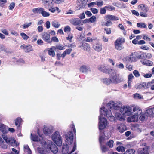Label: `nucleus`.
I'll return each mask as SVG.
<instances>
[{"mask_svg":"<svg viewBox=\"0 0 154 154\" xmlns=\"http://www.w3.org/2000/svg\"><path fill=\"white\" fill-rule=\"evenodd\" d=\"M106 107L111 109L117 110L119 109L118 104L112 101L109 102L107 104Z\"/></svg>","mask_w":154,"mask_h":154,"instance_id":"11","label":"nucleus"},{"mask_svg":"<svg viewBox=\"0 0 154 154\" xmlns=\"http://www.w3.org/2000/svg\"><path fill=\"white\" fill-rule=\"evenodd\" d=\"M112 82L114 83H118L122 82V79L119 75H117L116 73H113L110 76Z\"/></svg>","mask_w":154,"mask_h":154,"instance_id":"10","label":"nucleus"},{"mask_svg":"<svg viewBox=\"0 0 154 154\" xmlns=\"http://www.w3.org/2000/svg\"><path fill=\"white\" fill-rule=\"evenodd\" d=\"M106 8H105V7L103 8H101L100 10V13L101 14H105L106 12Z\"/></svg>","mask_w":154,"mask_h":154,"instance_id":"60","label":"nucleus"},{"mask_svg":"<svg viewBox=\"0 0 154 154\" xmlns=\"http://www.w3.org/2000/svg\"><path fill=\"white\" fill-rule=\"evenodd\" d=\"M41 147H38L39 152L41 154H49L50 150L54 154L57 153L58 151L57 147L51 141H48L46 143L44 140H39Z\"/></svg>","mask_w":154,"mask_h":154,"instance_id":"2","label":"nucleus"},{"mask_svg":"<svg viewBox=\"0 0 154 154\" xmlns=\"http://www.w3.org/2000/svg\"><path fill=\"white\" fill-rule=\"evenodd\" d=\"M20 35L23 39L25 40H27L29 38V37L24 33L22 32L20 33Z\"/></svg>","mask_w":154,"mask_h":154,"instance_id":"46","label":"nucleus"},{"mask_svg":"<svg viewBox=\"0 0 154 154\" xmlns=\"http://www.w3.org/2000/svg\"><path fill=\"white\" fill-rule=\"evenodd\" d=\"M89 22L92 23L95 22L96 20V17L94 16H92L89 19Z\"/></svg>","mask_w":154,"mask_h":154,"instance_id":"49","label":"nucleus"},{"mask_svg":"<svg viewBox=\"0 0 154 154\" xmlns=\"http://www.w3.org/2000/svg\"><path fill=\"white\" fill-rule=\"evenodd\" d=\"M133 54L131 55L125 57L123 59V60L125 62H132L135 60V59L132 57Z\"/></svg>","mask_w":154,"mask_h":154,"instance_id":"21","label":"nucleus"},{"mask_svg":"<svg viewBox=\"0 0 154 154\" xmlns=\"http://www.w3.org/2000/svg\"><path fill=\"white\" fill-rule=\"evenodd\" d=\"M2 137L5 142L8 144L12 145L13 143H15L16 142V141L14 139L10 137L8 138L5 134H2Z\"/></svg>","mask_w":154,"mask_h":154,"instance_id":"15","label":"nucleus"},{"mask_svg":"<svg viewBox=\"0 0 154 154\" xmlns=\"http://www.w3.org/2000/svg\"><path fill=\"white\" fill-rule=\"evenodd\" d=\"M114 141L112 140H109L107 143V144L110 148H112L113 146Z\"/></svg>","mask_w":154,"mask_h":154,"instance_id":"57","label":"nucleus"},{"mask_svg":"<svg viewBox=\"0 0 154 154\" xmlns=\"http://www.w3.org/2000/svg\"><path fill=\"white\" fill-rule=\"evenodd\" d=\"M51 24L53 27L56 28H58L60 26L58 22L55 21L52 22Z\"/></svg>","mask_w":154,"mask_h":154,"instance_id":"47","label":"nucleus"},{"mask_svg":"<svg viewBox=\"0 0 154 154\" xmlns=\"http://www.w3.org/2000/svg\"><path fill=\"white\" fill-rule=\"evenodd\" d=\"M96 5H97L98 7H101L103 5V1L100 0L99 1H97L96 2Z\"/></svg>","mask_w":154,"mask_h":154,"instance_id":"56","label":"nucleus"},{"mask_svg":"<svg viewBox=\"0 0 154 154\" xmlns=\"http://www.w3.org/2000/svg\"><path fill=\"white\" fill-rule=\"evenodd\" d=\"M80 48L85 51H89L90 49V47L88 44L83 42L82 43V45L80 46Z\"/></svg>","mask_w":154,"mask_h":154,"instance_id":"25","label":"nucleus"},{"mask_svg":"<svg viewBox=\"0 0 154 154\" xmlns=\"http://www.w3.org/2000/svg\"><path fill=\"white\" fill-rule=\"evenodd\" d=\"M132 114L138 116L142 113V110L141 108L138 106H132Z\"/></svg>","mask_w":154,"mask_h":154,"instance_id":"13","label":"nucleus"},{"mask_svg":"<svg viewBox=\"0 0 154 154\" xmlns=\"http://www.w3.org/2000/svg\"><path fill=\"white\" fill-rule=\"evenodd\" d=\"M146 110L147 113L148 114L149 116H154V107L152 108L148 109Z\"/></svg>","mask_w":154,"mask_h":154,"instance_id":"30","label":"nucleus"},{"mask_svg":"<svg viewBox=\"0 0 154 154\" xmlns=\"http://www.w3.org/2000/svg\"><path fill=\"white\" fill-rule=\"evenodd\" d=\"M41 14L42 16L44 17H48L50 16V14L49 13L47 12L44 10V9H43V11H42Z\"/></svg>","mask_w":154,"mask_h":154,"instance_id":"45","label":"nucleus"},{"mask_svg":"<svg viewBox=\"0 0 154 154\" xmlns=\"http://www.w3.org/2000/svg\"><path fill=\"white\" fill-rule=\"evenodd\" d=\"M53 4L52 3L51 6H48V7L49 11L52 13H54L56 10H58V8L57 7H53Z\"/></svg>","mask_w":154,"mask_h":154,"instance_id":"33","label":"nucleus"},{"mask_svg":"<svg viewBox=\"0 0 154 154\" xmlns=\"http://www.w3.org/2000/svg\"><path fill=\"white\" fill-rule=\"evenodd\" d=\"M7 2V0H0V6L3 7L5 6V4Z\"/></svg>","mask_w":154,"mask_h":154,"instance_id":"54","label":"nucleus"},{"mask_svg":"<svg viewBox=\"0 0 154 154\" xmlns=\"http://www.w3.org/2000/svg\"><path fill=\"white\" fill-rule=\"evenodd\" d=\"M53 129L51 127L45 126L43 129L44 134L46 135L51 134L53 132Z\"/></svg>","mask_w":154,"mask_h":154,"instance_id":"16","label":"nucleus"},{"mask_svg":"<svg viewBox=\"0 0 154 154\" xmlns=\"http://www.w3.org/2000/svg\"><path fill=\"white\" fill-rule=\"evenodd\" d=\"M102 81L103 83L107 85L109 84L112 83L111 79L110 78V79L107 78H104L102 79Z\"/></svg>","mask_w":154,"mask_h":154,"instance_id":"32","label":"nucleus"},{"mask_svg":"<svg viewBox=\"0 0 154 154\" xmlns=\"http://www.w3.org/2000/svg\"><path fill=\"white\" fill-rule=\"evenodd\" d=\"M117 129L120 132L122 133L126 130V127L124 124H119L117 125Z\"/></svg>","mask_w":154,"mask_h":154,"instance_id":"20","label":"nucleus"},{"mask_svg":"<svg viewBox=\"0 0 154 154\" xmlns=\"http://www.w3.org/2000/svg\"><path fill=\"white\" fill-rule=\"evenodd\" d=\"M42 3L45 6H51L52 5V0H42Z\"/></svg>","mask_w":154,"mask_h":154,"instance_id":"29","label":"nucleus"},{"mask_svg":"<svg viewBox=\"0 0 154 154\" xmlns=\"http://www.w3.org/2000/svg\"><path fill=\"white\" fill-rule=\"evenodd\" d=\"M140 62L143 64L149 66H152L153 64L152 61L146 59H142L140 60Z\"/></svg>","mask_w":154,"mask_h":154,"instance_id":"24","label":"nucleus"},{"mask_svg":"<svg viewBox=\"0 0 154 154\" xmlns=\"http://www.w3.org/2000/svg\"><path fill=\"white\" fill-rule=\"evenodd\" d=\"M51 138L54 142L58 146H60L62 144L61 136L58 131H56L51 135Z\"/></svg>","mask_w":154,"mask_h":154,"instance_id":"5","label":"nucleus"},{"mask_svg":"<svg viewBox=\"0 0 154 154\" xmlns=\"http://www.w3.org/2000/svg\"><path fill=\"white\" fill-rule=\"evenodd\" d=\"M72 50L71 48L67 49H66L65 51H64V52H65V53L66 54V55L69 54L71 52Z\"/></svg>","mask_w":154,"mask_h":154,"instance_id":"59","label":"nucleus"},{"mask_svg":"<svg viewBox=\"0 0 154 154\" xmlns=\"http://www.w3.org/2000/svg\"><path fill=\"white\" fill-rule=\"evenodd\" d=\"M133 97L136 99H143V97L142 96H141L140 94L136 93L133 95Z\"/></svg>","mask_w":154,"mask_h":154,"instance_id":"39","label":"nucleus"},{"mask_svg":"<svg viewBox=\"0 0 154 154\" xmlns=\"http://www.w3.org/2000/svg\"><path fill=\"white\" fill-rule=\"evenodd\" d=\"M54 50H56L55 47L54 46L51 47V48H48V55L52 57H54L55 55Z\"/></svg>","mask_w":154,"mask_h":154,"instance_id":"23","label":"nucleus"},{"mask_svg":"<svg viewBox=\"0 0 154 154\" xmlns=\"http://www.w3.org/2000/svg\"><path fill=\"white\" fill-rule=\"evenodd\" d=\"M100 116L99 117V128L100 131L104 129L106 126L107 121L106 119L103 116H106L111 122L115 121V117L112 113L111 110L107 109L106 108L102 107L100 108Z\"/></svg>","mask_w":154,"mask_h":154,"instance_id":"1","label":"nucleus"},{"mask_svg":"<svg viewBox=\"0 0 154 154\" xmlns=\"http://www.w3.org/2000/svg\"><path fill=\"white\" fill-rule=\"evenodd\" d=\"M71 28L69 26H67L65 27L64 29V31L65 32H69L71 31Z\"/></svg>","mask_w":154,"mask_h":154,"instance_id":"52","label":"nucleus"},{"mask_svg":"<svg viewBox=\"0 0 154 154\" xmlns=\"http://www.w3.org/2000/svg\"><path fill=\"white\" fill-rule=\"evenodd\" d=\"M0 131L4 134L8 131L7 127L2 124H0Z\"/></svg>","mask_w":154,"mask_h":154,"instance_id":"26","label":"nucleus"},{"mask_svg":"<svg viewBox=\"0 0 154 154\" xmlns=\"http://www.w3.org/2000/svg\"><path fill=\"white\" fill-rule=\"evenodd\" d=\"M133 73L134 75L136 77H140V75L138 70H134L133 71Z\"/></svg>","mask_w":154,"mask_h":154,"instance_id":"55","label":"nucleus"},{"mask_svg":"<svg viewBox=\"0 0 154 154\" xmlns=\"http://www.w3.org/2000/svg\"><path fill=\"white\" fill-rule=\"evenodd\" d=\"M152 83H150V82H149L147 83H146V82H143L141 83L142 88V89H145L148 88L149 87V85L150 84H152Z\"/></svg>","mask_w":154,"mask_h":154,"instance_id":"43","label":"nucleus"},{"mask_svg":"<svg viewBox=\"0 0 154 154\" xmlns=\"http://www.w3.org/2000/svg\"><path fill=\"white\" fill-rule=\"evenodd\" d=\"M104 134L103 133H101L100 131V134L99 137V142L101 148L103 152H104L108 151V149L105 146H102V144L104 142Z\"/></svg>","mask_w":154,"mask_h":154,"instance_id":"9","label":"nucleus"},{"mask_svg":"<svg viewBox=\"0 0 154 154\" xmlns=\"http://www.w3.org/2000/svg\"><path fill=\"white\" fill-rule=\"evenodd\" d=\"M133 129L139 133H140L142 131L141 129L139 128V126L137 125L134 126Z\"/></svg>","mask_w":154,"mask_h":154,"instance_id":"44","label":"nucleus"},{"mask_svg":"<svg viewBox=\"0 0 154 154\" xmlns=\"http://www.w3.org/2000/svg\"><path fill=\"white\" fill-rule=\"evenodd\" d=\"M116 150L119 152H123L125 150V148L124 146H119L116 148Z\"/></svg>","mask_w":154,"mask_h":154,"instance_id":"40","label":"nucleus"},{"mask_svg":"<svg viewBox=\"0 0 154 154\" xmlns=\"http://www.w3.org/2000/svg\"><path fill=\"white\" fill-rule=\"evenodd\" d=\"M149 116V115L147 113V110L145 113L141 114L139 117V119L141 121H144L147 119V117Z\"/></svg>","mask_w":154,"mask_h":154,"instance_id":"27","label":"nucleus"},{"mask_svg":"<svg viewBox=\"0 0 154 154\" xmlns=\"http://www.w3.org/2000/svg\"><path fill=\"white\" fill-rule=\"evenodd\" d=\"M54 46L55 47V50L58 49L60 50H62L65 49V46H62L60 45H57Z\"/></svg>","mask_w":154,"mask_h":154,"instance_id":"41","label":"nucleus"},{"mask_svg":"<svg viewBox=\"0 0 154 154\" xmlns=\"http://www.w3.org/2000/svg\"><path fill=\"white\" fill-rule=\"evenodd\" d=\"M33 51L32 46L30 45H27L25 48V51L26 52H29Z\"/></svg>","mask_w":154,"mask_h":154,"instance_id":"35","label":"nucleus"},{"mask_svg":"<svg viewBox=\"0 0 154 154\" xmlns=\"http://www.w3.org/2000/svg\"><path fill=\"white\" fill-rule=\"evenodd\" d=\"M148 147L145 146L136 151L132 149H127L123 154H149Z\"/></svg>","mask_w":154,"mask_h":154,"instance_id":"3","label":"nucleus"},{"mask_svg":"<svg viewBox=\"0 0 154 154\" xmlns=\"http://www.w3.org/2000/svg\"><path fill=\"white\" fill-rule=\"evenodd\" d=\"M15 4L14 2L11 3L9 6V9L10 10H12L15 6Z\"/></svg>","mask_w":154,"mask_h":154,"instance_id":"61","label":"nucleus"},{"mask_svg":"<svg viewBox=\"0 0 154 154\" xmlns=\"http://www.w3.org/2000/svg\"><path fill=\"white\" fill-rule=\"evenodd\" d=\"M138 8L144 13H146L149 10L148 7L144 4L140 5L138 6Z\"/></svg>","mask_w":154,"mask_h":154,"instance_id":"18","label":"nucleus"},{"mask_svg":"<svg viewBox=\"0 0 154 154\" xmlns=\"http://www.w3.org/2000/svg\"><path fill=\"white\" fill-rule=\"evenodd\" d=\"M132 107L128 106H124L121 107L120 109V112L122 115L125 116H128L132 114Z\"/></svg>","mask_w":154,"mask_h":154,"instance_id":"6","label":"nucleus"},{"mask_svg":"<svg viewBox=\"0 0 154 154\" xmlns=\"http://www.w3.org/2000/svg\"><path fill=\"white\" fill-rule=\"evenodd\" d=\"M115 116L117 119L122 121L124 119L122 115L119 113H116L115 114Z\"/></svg>","mask_w":154,"mask_h":154,"instance_id":"36","label":"nucleus"},{"mask_svg":"<svg viewBox=\"0 0 154 154\" xmlns=\"http://www.w3.org/2000/svg\"><path fill=\"white\" fill-rule=\"evenodd\" d=\"M133 56H134V58L135 59V60L137 59H141L142 57V55L140 54L137 52H134V54H133Z\"/></svg>","mask_w":154,"mask_h":154,"instance_id":"34","label":"nucleus"},{"mask_svg":"<svg viewBox=\"0 0 154 154\" xmlns=\"http://www.w3.org/2000/svg\"><path fill=\"white\" fill-rule=\"evenodd\" d=\"M125 41L124 38H119L117 39L114 42L115 48L118 50H120L124 48L123 45Z\"/></svg>","mask_w":154,"mask_h":154,"instance_id":"7","label":"nucleus"},{"mask_svg":"<svg viewBox=\"0 0 154 154\" xmlns=\"http://www.w3.org/2000/svg\"><path fill=\"white\" fill-rule=\"evenodd\" d=\"M104 19L106 20H108L109 21H112L111 15H107L104 17Z\"/></svg>","mask_w":154,"mask_h":154,"instance_id":"51","label":"nucleus"},{"mask_svg":"<svg viewBox=\"0 0 154 154\" xmlns=\"http://www.w3.org/2000/svg\"><path fill=\"white\" fill-rule=\"evenodd\" d=\"M116 66V68L121 69H123L124 67V65L122 63L119 64H117Z\"/></svg>","mask_w":154,"mask_h":154,"instance_id":"53","label":"nucleus"},{"mask_svg":"<svg viewBox=\"0 0 154 154\" xmlns=\"http://www.w3.org/2000/svg\"><path fill=\"white\" fill-rule=\"evenodd\" d=\"M73 132H76V129L74 125H72L71 130L65 135V142L69 144H71L72 143L73 139Z\"/></svg>","mask_w":154,"mask_h":154,"instance_id":"4","label":"nucleus"},{"mask_svg":"<svg viewBox=\"0 0 154 154\" xmlns=\"http://www.w3.org/2000/svg\"><path fill=\"white\" fill-rule=\"evenodd\" d=\"M12 61H16L20 63H24L25 62L24 60L22 59H20L18 60H17L15 58H13L12 59Z\"/></svg>","mask_w":154,"mask_h":154,"instance_id":"48","label":"nucleus"},{"mask_svg":"<svg viewBox=\"0 0 154 154\" xmlns=\"http://www.w3.org/2000/svg\"><path fill=\"white\" fill-rule=\"evenodd\" d=\"M80 71L82 73H86L88 71L90 70V68L85 65L81 66L79 69Z\"/></svg>","mask_w":154,"mask_h":154,"instance_id":"22","label":"nucleus"},{"mask_svg":"<svg viewBox=\"0 0 154 154\" xmlns=\"http://www.w3.org/2000/svg\"><path fill=\"white\" fill-rule=\"evenodd\" d=\"M112 21H116L119 20V19L118 17L115 15H111Z\"/></svg>","mask_w":154,"mask_h":154,"instance_id":"62","label":"nucleus"},{"mask_svg":"<svg viewBox=\"0 0 154 154\" xmlns=\"http://www.w3.org/2000/svg\"><path fill=\"white\" fill-rule=\"evenodd\" d=\"M43 8H34L32 10L33 12L35 13H39L41 14L42 11H43Z\"/></svg>","mask_w":154,"mask_h":154,"instance_id":"31","label":"nucleus"},{"mask_svg":"<svg viewBox=\"0 0 154 154\" xmlns=\"http://www.w3.org/2000/svg\"><path fill=\"white\" fill-rule=\"evenodd\" d=\"M134 77L133 75L132 74H130L128 76V86L129 88H131V83Z\"/></svg>","mask_w":154,"mask_h":154,"instance_id":"28","label":"nucleus"},{"mask_svg":"<svg viewBox=\"0 0 154 154\" xmlns=\"http://www.w3.org/2000/svg\"><path fill=\"white\" fill-rule=\"evenodd\" d=\"M91 10L94 14H96L98 12L97 9L94 8H91Z\"/></svg>","mask_w":154,"mask_h":154,"instance_id":"63","label":"nucleus"},{"mask_svg":"<svg viewBox=\"0 0 154 154\" xmlns=\"http://www.w3.org/2000/svg\"><path fill=\"white\" fill-rule=\"evenodd\" d=\"M73 35L71 34H69L67 37L66 38V39L67 40H68L70 42L72 41V39L73 38Z\"/></svg>","mask_w":154,"mask_h":154,"instance_id":"50","label":"nucleus"},{"mask_svg":"<svg viewBox=\"0 0 154 154\" xmlns=\"http://www.w3.org/2000/svg\"><path fill=\"white\" fill-rule=\"evenodd\" d=\"M102 44L100 43H97L93 45V48L96 51L99 52L102 51Z\"/></svg>","mask_w":154,"mask_h":154,"instance_id":"17","label":"nucleus"},{"mask_svg":"<svg viewBox=\"0 0 154 154\" xmlns=\"http://www.w3.org/2000/svg\"><path fill=\"white\" fill-rule=\"evenodd\" d=\"M69 22L74 26H77L80 24L83 25V24H81L82 21L77 18H72L69 20Z\"/></svg>","mask_w":154,"mask_h":154,"instance_id":"14","label":"nucleus"},{"mask_svg":"<svg viewBox=\"0 0 154 154\" xmlns=\"http://www.w3.org/2000/svg\"><path fill=\"white\" fill-rule=\"evenodd\" d=\"M76 149V142L74 143V146L71 152H69L68 147L67 144L63 145V146L62 152L63 154H70L74 152Z\"/></svg>","mask_w":154,"mask_h":154,"instance_id":"8","label":"nucleus"},{"mask_svg":"<svg viewBox=\"0 0 154 154\" xmlns=\"http://www.w3.org/2000/svg\"><path fill=\"white\" fill-rule=\"evenodd\" d=\"M32 23V22L27 23H26L23 25V28L26 29L29 26L31 25Z\"/></svg>","mask_w":154,"mask_h":154,"instance_id":"58","label":"nucleus"},{"mask_svg":"<svg viewBox=\"0 0 154 154\" xmlns=\"http://www.w3.org/2000/svg\"><path fill=\"white\" fill-rule=\"evenodd\" d=\"M106 21L105 23V26H109L112 24V23L111 22V21H109L108 20H106Z\"/></svg>","mask_w":154,"mask_h":154,"instance_id":"64","label":"nucleus"},{"mask_svg":"<svg viewBox=\"0 0 154 154\" xmlns=\"http://www.w3.org/2000/svg\"><path fill=\"white\" fill-rule=\"evenodd\" d=\"M31 139L33 141L38 142L39 141V139H38V137L35 135H33L31 134Z\"/></svg>","mask_w":154,"mask_h":154,"instance_id":"38","label":"nucleus"},{"mask_svg":"<svg viewBox=\"0 0 154 154\" xmlns=\"http://www.w3.org/2000/svg\"><path fill=\"white\" fill-rule=\"evenodd\" d=\"M21 119L20 118H18L16 119L15 122V125L17 127L20 126Z\"/></svg>","mask_w":154,"mask_h":154,"instance_id":"42","label":"nucleus"},{"mask_svg":"<svg viewBox=\"0 0 154 154\" xmlns=\"http://www.w3.org/2000/svg\"><path fill=\"white\" fill-rule=\"evenodd\" d=\"M42 38L45 42L50 43L52 42L50 40V35L47 32H44L41 34Z\"/></svg>","mask_w":154,"mask_h":154,"instance_id":"12","label":"nucleus"},{"mask_svg":"<svg viewBox=\"0 0 154 154\" xmlns=\"http://www.w3.org/2000/svg\"><path fill=\"white\" fill-rule=\"evenodd\" d=\"M137 26L139 28H147L146 24L142 22L137 23Z\"/></svg>","mask_w":154,"mask_h":154,"instance_id":"37","label":"nucleus"},{"mask_svg":"<svg viewBox=\"0 0 154 154\" xmlns=\"http://www.w3.org/2000/svg\"><path fill=\"white\" fill-rule=\"evenodd\" d=\"M139 116L133 114L128 118L127 121L128 122H137L138 120Z\"/></svg>","mask_w":154,"mask_h":154,"instance_id":"19","label":"nucleus"}]
</instances>
